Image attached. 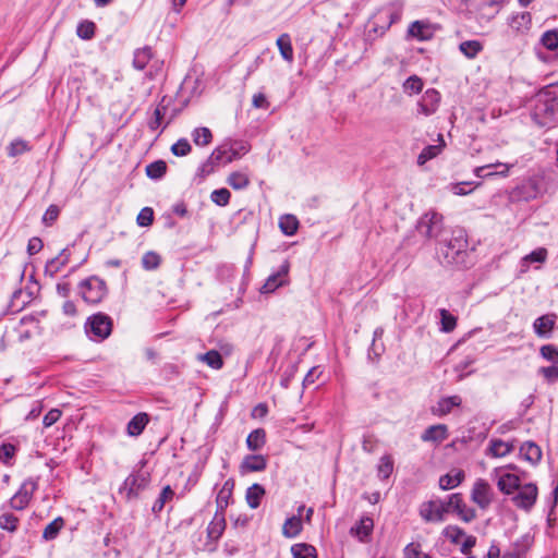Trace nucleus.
<instances>
[{
	"label": "nucleus",
	"mask_w": 558,
	"mask_h": 558,
	"mask_svg": "<svg viewBox=\"0 0 558 558\" xmlns=\"http://www.w3.org/2000/svg\"><path fill=\"white\" fill-rule=\"evenodd\" d=\"M149 422L147 413H138L133 416L128 423L126 430L130 436H138L143 433L144 428Z\"/></svg>",
	"instance_id": "cd10ccee"
},
{
	"label": "nucleus",
	"mask_w": 558,
	"mask_h": 558,
	"mask_svg": "<svg viewBox=\"0 0 558 558\" xmlns=\"http://www.w3.org/2000/svg\"><path fill=\"white\" fill-rule=\"evenodd\" d=\"M226 526V514L220 511H216L213 520L207 526V537L213 542H217L222 536Z\"/></svg>",
	"instance_id": "aec40b11"
},
{
	"label": "nucleus",
	"mask_w": 558,
	"mask_h": 558,
	"mask_svg": "<svg viewBox=\"0 0 558 558\" xmlns=\"http://www.w3.org/2000/svg\"><path fill=\"white\" fill-rule=\"evenodd\" d=\"M279 228L284 235H294L299 228V220L293 215H283L279 219Z\"/></svg>",
	"instance_id": "4c0bfd02"
},
{
	"label": "nucleus",
	"mask_w": 558,
	"mask_h": 558,
	"mask_svg": "<svg viewBox=\"0 0 558 558\" xmlns=\"http://www.w3.org/2000/svg\"><path fill=\"white\" fill-rule=\"evenodd\" d=\"M547 254L548 253L545 247H538L525 255L523 260L526 263H544L547 259Z\"/></svg>",
	"instance_id": "e2e57ef3"
},
{
	"label": "nucleus",
	"mask_w": 558,
	"mask_h": 558,
	"mask_svg": "<svg viewBox=\"0 0 558 558\" xmlns=\"http://www.w3.org/2000/svg\"><path fill=\"white\" fill-rule=\"evenodd\" d=\"M192 147L187 140L181 138L177 143H174L171 147V151L173 155L183 157L186 156L191 151Z\"/></svg>",
	"instance_id": "0e129e2a"
},
{
	"label": "nucleus",
	"mask_w": 558,
	"mask_h": 558,
	"mask_svg": "<svg viewBox=\"0 0 558 558\" xmlns=\"http://www.w3.org/2000/svg\"><path fill=\"white\" fill-rule=\"evenodd\" d=\"M557 315L554 313L545 314L536 318L533 323V330L538 338H551L556 326Z\"/></svg>",
	"instance_id": "f3484780"
},
{
	"label": "nucleus",
	"mask_w": 558,
	"mask_h": 558,
	"mask_svg": "<svg viewBox=\"0 0 558 558\" xmlns=\"http://www.w3.org/2000/svg\"><path fill=\"white\" fill-rule=\"evenodd\" d=\"M519 492L513 496V504L525 511H530L536 502L538 489L534 483H529L520 486Z\"/></svg>",
	"instance_id": "9b49d317"
},
{
	"label": "nucleus",
	"mask_w": 558,
	"mask_h": 558,
	"mask_svg": "<svg viewBox=\"0 0 558 558\" xmlns=\"http://www.w3.org/2000/svg\"><path fill=\"white\" fill-rule=\"evenodd\" d=\"M277 47L280 51L282 59L289 63L293 62V47L291 43V37L289 34H281L277 39Z\"/></svg>",
	"instance_id": "c756f323"
},
{
	"label": "nucleus",
	"mask_w": 558,
	"mask_h": 558,
	"mask_svg": "<svg viewBox=\"0 0 558 558\" xmlns=\"http://www.w3.org/2000/svg\"><path fill=\"white\" fill-rule=\"evenodd\" d=\"M112 318L101 312L89 316L85 323L87 336L95 341L107 339L112 332Z\"/></svg>",
	"instance_id": "7ed1b4c3"
},
{
	"label": "nucleus",
	"mask_w": 558,
	"mask_h": 558,
	"mask_svg": "<svg viewBox=\"0 0 558 558\" xmlns=\"http://www.w3.org/2000/svg\"><path fill=\"white\" fill-rule=\"evenodd\" d=\"M505 0H461L469 19H474L481 26L489 23L499 12Z\"/></svg>",
	"instance_id": "f03ea898"
},
{
	"label": "nucleus",
	"mask_w": 558,
	"mask_h": 558,
	"mask_svg": "<svg viewBox=\"0 0 558 558\" xmlns=\"http://www.w3.org/2000/svg\"><path fill=\"white\" fill-rule=\"evenodd\" d=\"M17 448L13 444L3 442L0 445V461L5 465H12V460L16 454Z\"/></svg>",
	"instance_id": "4d7b16f0"
},
{
	"label": "nucleus",
	"mask_w": 558,
	"mask_h": 558,
	"mask_svg": "<svg viewBox=\"0 0 558 558\" xmlns=\"http://www.w3.org/2000/svg\"><path fill=\"white\" fill-rule=\"evenodd\" d=\"M374 529V521L371 517L364 515L350 530V534L356 537L361 543L368 542Z\"/></svg>",
	"instance_id": "6ab92c4d"
},
{
	"label": "nucleus",
	"mask_w": 558,
	"mask_h": 558,
	"mask_svg": "<svg viewBox=\"0 0 558 558\" xmlns=\"http://www.w3.org/2000/svg\"><path fill=\"white\" fill-rule=\"evenodd\" d=\"M513 445L501 439H492L488 451L495 458H501L509 454L513 450Z\"/></svg>",
	"instance_id": "c9c22d12"
},
{
	"label": "nucleus",
	"mask_w": 558,
	"mask_h": 558,
	"mask_svg": "<svg viewBox=\"0 0 558 558\" xmlns=\"http://www.w3.org/2000/svg\"><path fill=\"white\" fill-rule=\"evenodd\" d=\"M192 140L197 146H207L213 140L211 131L208 128H196L192 132Z\"/></svg>",
	"instance_id": "de8ad7c7"
},
{
	"label": "nucleus",
	"mask_w": 558,
	"mask_h": 558,
	"mask_svg": "<svg viewBox=\"0 0 558 558\" xmlns=\"http://www.w3.org/2000/svg\"><path fill=\"white\" fill-rule=\"evenodd\" d=\"M265 495V488L260 484H253L246 489L245 499L250 508L256 509L260 505V499Z\"/></svg>",
	"instance_id": "72a5a7b5"
},
{
	"label": "nucleus",
	"mask_w": 558,
	"mask_h": 558,
	"mask_svg": "<svg viewBox=\"0 0 558 558\" xmlns=\"http://www.w3.org/2000/svg\"><path fill=\"white\" fill-rule=\"evenodd\" d=\"M418 512L425 522H442L449 512V508L447 500L438 498L423 502Z\"/></svg>",
	"instance_id": "6e6552de"
},
{
	"label": "nucleus",
	"mask_w": 558,
	"mask_h": 558,
	"mask_svg": "<svg viewBox=\"0 0 558 558\" xmlns=\"http://www.w3.org/2000/svg\"><path fill=\"white\" fill-rule=\"evenodd\" d=\"M509 28L515 34H525L532 25V16L530 12H519L508 17Z\"/></svg>",
	"instance_id": "a211bd4d"
},
{
	"label": "nucleus",
	"mask_w": 558,
	"mask_h": 558,
	"mask_svg": "<svg viewBox=\"0 0 558 558\" xmlns=\"http://www.w3.org/2000/svg\"><path fill=\"white\" fill-rule=\"evenodd\" d=\"M148 485V475L132 473L123 482L120 493H125L128 499H132Z\"/></svg>",
	"instance_id": "f8f14e48"
},
{
	"label": "nucleus",
	"mask_w": 558,
	"mask_h": 558,
	"mask_svg": "<svg viewBox=\"0 0 558 558\" xmlns=\"http://www.w3.org/2000/svg\"><path fill=\"white\" fill-rule=\"evenodd\" d=\"M424 87V82L418 75H411L409 76L402 84L403 93L413 96L417 95L422 92Z\"/></svg>",
	"instance_id": "58836bf2"
},
{
	"label": "nucleus",
	"mask_w": 558,
	"mask_h": 558,
	"mask_svg": "<svg viewBox=\"0 0 558 558\" xmlns=\"http://www.w3.org/2000/svg\"><path fill=\"white\" fill-rule=\"evenodd\" d=\"M64 526V520L62 517L56 518L53 521H51L43 532V538L47 542L52 541L57 538L60 531Z\"/></svg>",
	"instance_id": "a19ab883"
},
{
	"label": "nucleus",
	"mask_w": 558,
	"mask_h": 558,
	"mask_svg": "<svg viewBox=\"0 0 558 558\" xmlns=\"http://www.w3.org/2000/svg\"><path fill=\"white\" fill-rule=\"evenodd\" d=\"M497 486L504 494L510 495L520 487V478L515 474L506 473L499 477Z\"/></svg>",
	"instance_id": "c85d7f7f"
},
{
	"label": "nucleus",
	"mask_w": 558,
	"mask_h": 558,
	"mask_svg": "<svg viewBox=\"0 0 558 558\" xmlns=\"http://www.w3.org/2000/svg\"><path fill=\"white\" fill-rule=\"evenodd\" d=\"M462 399L459 396L444 397L433 407L432 412L436 416H445L449 414L453 408L460 407Z\"/></svg>",
	"instance_id": "5701e85b"
},
{
	"label": "nucleus",
	"mask_w": 558,
	"mask_h": 558,
	"mask_svg": "<svg viewBox=\"0 0 558 558\" xmlns=\"http://www.w3.org/2000/svg\"><path fill=\"white\" fill-rule=\"evenodd\" d=\"M442 535L450 539V542L452 544H459L460 543V538L465 536V532L457 526V525H447L444 530H442Z\"/></svg>",
	"instance_id": "052dcab7"
},
{
	"label": "nucleus",
	"mask_w": 558,
	"mask_h": 558,
	"mask_svg": "<svg viewBox=\"0 0 558 558\" xmlns=\"http://www.w3.org/2000/svg\"><path fill=\"white\" fill-rule=\"evenodd\" d=\"M417 232L427 238L440 240L444 233V217L441 214L430 210L424 214L416 223Z\"/></svg>",
	"instance_id": "39448f33"
},
{
	"label": "nucleus",
	"mask_w": 558,
	"mask_h": 558,
	"mask_svg": "<svg viewBox=\"0 0 558 558\" xmlns=\"http://www.w3.org/2000/svg\"><path fill=\"white\" fill-rule=\"evenodd\" d=\"M438 312L440 315V324H441L440 330L442 332H447V333L453 331V329L457 326V317L453 316L446 308H440Z\"/></svg>",
	"instance_id": "3c124183"
},
{
	"label": "nucleus",
	"mask_w": 558,
	"mask_h": 558,
	"mask_svg": "<svg viewBox=\"0 0 558 558\" xmlns=\"http://www.w3.org/2000/svg\"><path fill=\"white\" fill-rule=\"evenodd\" d=\"M439 144L437 145H428L420 153L417 157V165L423 166L428 160L437 157L442 148L445 147V141L441 134L438 135Z\"/></svg>",
	"instance_id": "bb28decb"
},
{
	"label": "nucleus",
	"mask_w": 558,
	"mask_h": 558,
	"mask_svg": "<svg viewBox=\"0 0 558 558\" xmlns=\"http://www.w3.org/2000/svg\"><path fill=\"white\" fill-rule=\"evenodd\" d=\"M468 234L463 229L452 230L449 238L438 240L436 254L445 266L468 267Z\"/></svg>",
	"instance_id": "f257e3e1"
},
{
	"label": "nucleus",
	"mask_w": 558,
	"mask_h": 558,
	"mask_svg": "<svg viewBox=\"0 0 558 558\" xmlns=\"http://www.w3.org/2000/svg\"><path fill=\"white\" fill-rule=\"evenodd\" d=\"M290 270V263L284 260L278 270L271 274L264 286L260 289L262 293H270L274 292L279 287L283 286L287 282V277Z\"/></svg>",
	"instance_id": "2eb2a0df"
},
{
	"label": "nucleus",
	"mask_w": 558,
	"mask_h": 558,
	"mask_svg": "<svg viewBox=\"0 0 558 558\" xmlns=\"http://www.w3.org/2000/svg\"><path fill=\"white\" fill-rule=\"evenodd\" d=\"M447 505L449 508V512L451 510L456 511L458 515L464 521V522H471L475 519V510L468 508L465 504L463 502L462 496L459 493L451 494L447 498Z\"/></svg>",
	"instance_id": "dca6fc26"
},
{
	"label": "nucleus",
	"mask_w": 558,
	"mask_h": 558,
	"mask_svg": "<svg viewBox=\"0 0 558 558\" xmlns=\"http://www.w3.org/2000/svg\"><path fill=\"white\" fill-rule=\"evenodd\" d=\"M220 153L219 150H214L208 159L202 163L199 167V172L202 175H209L215 171V168L222 165L220 161Z\"/></svg>",
	"instance_id": "8fccbe9b"
},
{
	"label": "nucleus",
	"mask_w": 558,
	"mask_h": 558,
	"mask_svg": "<svg viewBox=\"0 0 558 558\" xmlns=\"http://www.w3.org/2000/svg\"><path fill=\"white\" fill-rule=\"evenodd\" d=\"M154 210L150 207H144L137 215L136 221L141 227H148L153 223Z\"/></svg>",
	"instance_id": "69168bd1"
},
{
	"label": "nucleus",
	"mask_w": 558,
	"mask_h": 558,
	"mask_svg": "<svg viewBox=\"0 0 558 558\" xmlns=\"http://www.w3.org/2000/svg\"><path fill=\"white\" fill-rule=\"evenodd\" d=\"M441 100L440 93L435 88H428L417 102V112L426 117L435 113Z\"/></svg>",
	"instance_id": "4468645a"
},
{
	"label": "nucleus",
	"mask_w": 558,
	"mask_h": 558,
	"mask_svg": "<svg viewBox=\"0 0 558 558\" xmlns=\"http://www.w3.org/2000/svg\"><path fill=\"white\" fill-rule=\"evenodd\" d=\"M393 471V460L391 456L385 454L379 459L377 465V475L380 480H387Z\"/></svg>",
	"instance_id": "a18cd8bd"
},
{
	"label": "nucleus",
	"mask_w": 558,
	"mask_h": 558,
	"mask_svg": "<svg viewBox=\"0 0 558 558\" xmlns=\"http://www.w3.org/2000/svg\"><path fill=\"white\" fill-rule=\"evenodd\" d=\"M464 478L463 471H457L453 475L448 473L439 478V486L441 489H452L457 487Z\"/></svg>",
	"instance_id": "79ce46f5"
},
{
	"label": "nucleus",
	"mask_w": 558,
	"mask_h": 558,
	"mask_svg": "<svg viewBox=\"0 0 558 558\" xmlns=\"http://www.w3.org/2000/svg\"><path fill=\"white\" fill-rule=\"evenodd\" d=\"M228 184L234 190H243L248 186L250 179L246 173L235 171L230 173L227 179Z\"/></svg>",
	"instance_id": "09e8293b"
},
{
	"label": "nucleus",
	"mask_w": 558,
	"mask_h": 558,
	"mask_svg": "<svg viewBox=\"0 0 558 558\" xmlns=\"http://www.w3.org/2000/svg\"><path fill=\"white\" fill-rule=\"evenodd\" d=\"M250 149L247 143L242 141H234L229 143H223L218 146L215 150H219L220 153V161L222 165H227L232 162L233 160L240 159L244 156Z\"/></svg>",
	"instance_id": "9d476101"
},
{
	"label": "nucleus",
	"mask_w": 558,
	"mask_h": 558,
	"mask_svg": "<svg viewBox=\"0 0 558 558\" xmlns=\"http://www.w3.org/2000/svg\"><path fill=\"white\" fill-rule=\"evenodd\" d=\"M78 288L84 301L90 304H98L101 302L108 292L106 282L96 276H92L81 281Z\"/></svg>",
	"instance_id": "0eeeda50"
},
{
	"label": "nucleus",
	"mask_w": 558,
	"mask_h": 558,
	"mask_svg": "<svg viewBox=\"0 0 558 558\" xmlns=\"http://www.w3.org/2000/svg\"><path fill=\"white\" fill-rule=\"evenodd\" d=\"M408 34L411 37L417 38L420 40H426L432 36V32L428 25L421 21L411 23L408 28Z\"/></svg>",
	"instance_id": "e433bc0d"
},
{
	"label": "nucleus",
	"mask_w": 558,
	"mask_h": 558,
	"mask_svg": "<svg viewBox=\"0 0 558 558\" xmlns=\"http://www.w3.org/2000/svg\"><path fill=\"white\" fill-rule=\"evenodd\" d=\"M32 150V145L22 140H13L7 147V154L9 157L14 158Z\"/></svg>",
	"instance_id": "ea45409f"
},
{
	"label": "nucleus",
	"mask_w": 558,
	"mask_h": 558,
	"mask_svg": "<svg viewBox=\"0 0 558 558\" xmlns=\"http://www.w3.org/2000/svg\"><path fill=\"white\" fill-rule=\"evenodd\" d=\"M151 59H153V51H151L150 47L145 46L143 48L136 49L134 51V57H133V66L136 70L142 71L149 64Z\"/></svg>",
	"instance_id": "2f4dec72"
},
{
	"label": "nucleus",
	"mask_w": 558,
	"mask_h": 558,
	"mask_svg": "<svg viewBox=\"0 0 558 558\" xmlns=\"http://www.w3.org/2000/svg\"><path fill=\"white\" fill-rule=\"evenodd\" d=\"M448 438V427L445 424H436L427 427L421 435L425 442L440 444Z\"/></svg>",
	"instance_id": "412c9836"
},
{
	"label": "nucleus",
	"mask_w": 558,
	"mask_h": 558,
	"mask_svg": "<svg viewBox=\"0 0 558 558\" xmlns=\"http://www.w3.org/2000/svg\"><path fill=\"white\" fill-rule=\"evenodd\" d=\"M542 357L545 360L558 364V348L554 344H544L539 349Z\"/></svg>",
	"instance_id": "680f3d73"
},
{
	"label": "nucleus",
	"mask_w": 558,
	"mask_h": 558,
	"mask_svg": "<svg viewBox=\"0 0 558 558\" xmlns=\"http://www.w3.org/2000/svg\"><path fill=\"white\" fill-rule=\"evenodd\" d=\"M266 442V432L263 428L252 430L246 438V446L252 451L259 450Z\"/></svg>",
	"instance_id": "f704fd0d"
},
{
	"label": "nucleus",
	"mask_w": 558,
	"mask_h": 558,
	"mask_svg": "<svg viewBox=\"0 0 558 558\" xmlns=\"http://www.w3.org/2000/svg\"><path fill=\"white\" fill-rule=\"evenodd\" d=\"M161 257L154 251L146 252L142 257V267L145 270H155L160 266Z\"/></svg>",
	"instance_id": "603ef678"
},
{
	"label": "nucleus",
	"mask_w": 558,
	"mask_h": 558,
	"mask_svg": "<svg viewBox=\"0 0 558 558\" xmlns=\"http://www.w3.org/2000/svg\"><path fill=\"white\" fill-rule=\"evenodd\" d=\"M209 367L214 369H220L223 366V360L221 354L216 350H210L201 356Z\"/></svg>",
	"instance_id": "5fc2aeb1"
},
{
	"label": "nucleus",
	"mask_w": 558,
	"mask_h": 558,
	"mask_svg": "<svg viewBox=\"0 0 558 558\" xmlns=\"http://www.w3.org/2000/svg\"><path fill=\"white\" fill-rule=\"evenodd\" d=\"M403 12V2L400 0H395L388 3L386 7L381 8L376 19L378 21H384L386 23L385 28H389L392 24L399 22L401 20Z\"/></svg>",
	"instance_id": "ddd939ff"
},
{
	"label": "nucleus",
	"mask_w": 558,
	"mask_h": 558,
	"mask_svg": "<svg viewBox=\"0 0 558 558\" xmlns=\"http://www.w3.org/2000/svg\"><path fill=\"white\" fill-rule=\"evenodd\" d=\"M173 496H174V492L172 490V488L169 485L163 487L162 490L160 492L158 498L155 500V502L151 507L153 512L156 514L161 512L166 502L171 500L173 498Z\"/></svg>",
	"instance_id": "49530a36"
},
{
	"label": "nucleus",
	"mask_w": 558,
	"mask_h": 558,
	"mask_svg": "<svg viewBox=\"0 0 558 558\" xmlns=\"http://www.w3.org/2000/svg\"><path fill=\"white\" fill-rule=\"evenodd\" d=\"M546 99H538L535 108V114H544L546 117H554L558 113V97L555 94L546 95Z\"/></svg>",
	"instance_id": "b1692460"
},
{
	"label": "nucleus",
	"mask_w": 558,
	"mask_h": 558,
	"mask_svg": "<svg viewBox=\"0 0 558 558\" xmlns=\"http://www.w3.org/2000/svg\"><path fill=\"white\" fill-rule=\"evenodd\" d=\"M231 498H232L231 493H227L226 490L220 489L216 497V505H217L216 511H220V512L225 513L226 508L229 506Z\"/></svg>",
	"instance_id": "338daca9"
},
{
	"label": "nucleus",
	"mask_w": 558,
	"mask_h": 558,
	"mask_svg": "<svg viewBox=\"0 0 558 558\" xmlns=\"http://www.w3.org/2000/svg\"><path fill=\"white\" fill-rule=\"evenodd\" d=\"M95 23L92 21L80 22L76 27V35L84 40H89L95 35Z\"/></svg>",
	"instance_id": "13d9d810"
},
{
	"label": "nucleus",
	"mask_w": 558,
	"mask_h": 558,
	"mask_svg": "<svg viewBox=\"0 0 558 558\" xmlns=\"http://www.w3.org/2000/svg\"><path fill=\"white\" fill-rule=\"evenodd\" d=\"M290 550L293 558H318L316 547L307 543L293 544Z\"/></svg>",
	"instance_id": "7c9ffc66"
},
{
	"label": "nucleus",
	"mask_w": 558,
	"mask_h": 558,
	"mask_svg": "<svg viewBox=\"0 0 558 558\" xmlns=\"http://www.w3.org/2000/svg\"><path fill=\"white\" fill-rule=\"evenodd\" d=\"M167 172V163L163 160H156L146 166V175L151 180L161 179Z\"/></svg>",
	"instance_id": "c03bdc74"
},
{
	"label": "nucleus",
	"mask_w": 558,
	"mask_h": 558,
	"mask_svg": "<svg viewBox=\"0 0 558 558\" xmlns=\"http://www.w3.org/2000/svg\"><path fill=\"white\" fill-rule=\"evenodd\" d=\"M19 518L13 513L5 512L0 515V527L10 533H14L19 526Z\"/></svg>",
	"instance_id": "6e6d98bb"
},
{
	"label": "nucleus",
	"mask_w": 558,
	"mask_h": 558,
	"mask_svg": "<svg viewBox=\"0 0 558 558\" xmlns=\"http://www.w3.org/2000/svg\"><path fill=\"white\" fill-rule=\"evenodd\" d=\"M520 454L533 465H536L542 459V450L534 441L523 442L520 447Z\"/></svg>",
	"instance_id": "a878e982"
},
{
	"label": "nucleus",
	"mask_w": 558,
	"mask_h": 558,
	"mask_svg": "<svg viewBox=\"0 0 558 558\" xmlns=\"http://www.w3.org/2000/svg\"><path fill=\"white\" fill-rule=\"evenodd\" d=\"M539 373L546 378L548 383H555L558 380V366L556 365L542 367Z\"/></svg>",
	"instance_id": "774afa93"
},
{
	"label": "nucleus",
	"mask_w": 558,
	"mask_h": 558,
	"mask_svg": "<svg viewBox=\"0 0 558 558\" xmlns=\"http://www.w3.org/2000/svg\"><path fill=\"white\" fill-rule=\"evenodd\" d=\"M163 101H165V97L161 99L159 105L156 107V109L154 111V117L148 122V128L151 131H157L159 129V126L161 125V120H162L163 116L166 114V111L168 108L167 105L163 104Z\"/></svg>",
	"instance_id": "864d4df0"
},
{
	"label": "nucleus",
	"mask_w": 558,
	"mask_h": 558,
	"mask_svg": "<svg viewBox=\"0 0 558 558\" xmlns=\"http://www.w3.org/2000/svg\"><path fill=\"white\" fill-rule=\"evenodd\" d=\"M37 488L38 484L36 480L32 477L25 480L19 490L10 498V508L19 511L24 510L28 506Z\"/></svg>",
	"instance_id": "1a4fd4ad"
},
{
	"label": "nucleus",
	"mask_w": 558,
	"mask_h": 558,
	"mask_svg": "<svg viewBox=\"0 0 558 558\" xmlns=\"http://www.w3.org/2000/svg\"><path fill=\"white\" fill-rule=\"evenodd\" d=\"M303 530L302 519L300 517L288 518L282 525V534L287 538H294Z\"/></svg>",
	"instance_id": "473e14b6"
},
{
	"label": "nucleus",
	"mask_w": 558,
	"mask_h": 558,
	"mask_svg": "<svg viewBox=\"0 0 558 558\" xmlns=\"http://www.w3.org/2000/svg\"><path fill=\"white\" fill-rule=\"evenodd\" d=\"M558 31H546L534 47L537 58L545 62L551 63L557 60L558 53Z\"/></svg>",
	"instance_id": "20e7f679"
},
{
	"label": "nucleus",
	"mask_w": 558,
	"mask_h": 558,
	"mask_svg": "<svg viewBox=\"0 0 558 558\" xmlns=\"http://www.w3.org/2000/svg\"><path fill=\"white\" fill-rule=\"evenodd\" d=\"M267 466V460L262 454H250L246 456L242 463L241 469L243 472H260Z\"/></svg>",
	"instance_id": "393cba45"
},
{
	"label": "nucleus",
	"mask_w": 558,
	"mask_h": 558,
	"mask_svg": "<svg viewBox=\"0 0 558 558\" xmlns=\"http://www.w3.org/2000/svg\"><path fill=\"white\" fill-rule=\"evenodd\" d=\"M544 192V180L539 175H532L523 180L511 192L515 201L529 202L537 198Z\"/></svg>",
	"instance_id": "423d86ee"
},
{
	"label": "nucleus",
	"mask_w": 558,
	"mask_h": 558,
	"mask_svg": "<svg viewBox=\"0 0 558 558\" xmlns=\"http://www.w3.org/2000/svg\"><path fill=\"white\" fill-rule=\"evenodd\" d=\"M231 193L228 189L221 187L211 192L210 199L218 206H227L230 202Z\"/></svg>",
	"instance_id": "bf43d9fd"
},
{
	"label": "nucleus",
	"mask_w": 558,
	"mask_h": 558,
	"mask_svg": "<svg viewBox=\"0 0 558 558\" xmlns=\"http://www.w3.org/2000/svg\"><path fill=\"white\" fill-rule=\"evenodd\" d=\"M459 50L466 58L473 59L483 50V44L480 40H465L459 45Z\"/></svg>",
	"instance_id": "37998d69"
},
{
	"label": "nucleus",
	"mask_w": 558,
	"mask_h": 558,
	"mask_svg": "<svg viewBox=\"0 0 558 558\" xmlns=\"http://www.w3.org/2000/svg\"><path fill=\"white\" fill-rule=\"evenodd\" d=\"M472 500L482 509H485L490 504L489 485L478 480L472 489Z\"/></svg>",
	"instance_id": "4be33fe9"
}]
</instances>
